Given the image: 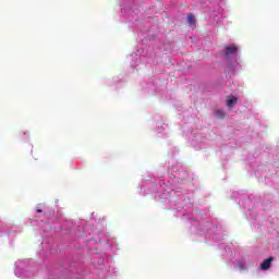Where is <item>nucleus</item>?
Listing matches in <instances>:
<instances>
[{
  "instance_id": "nucleus-1",
  "label": "nucleus",
  "mask_w": 279,
  "mask_h": 279,
  "mask_svg": "<svg viewBox=\"0 0 279 279\" xmlns=\"http://www.w3.org/2000/svg\"><path fill=\"white\" fill-rule=\"evenodd\" d=\"M236 53H239V47H236V45H229L226 46L222 56H225V58H230V56H236Z\"/></svg>"
},
{
  "instance_id": "nucleus-2",
  "label": "nucleus",
  "mask_w": 279,
  "mask_h": 279,
  "mask_svg": "<svg viewBox=\"0 0 279 279\" xmlns=\"http://www.w3.org/2000/svg\"><path fill=\"white\" fill-rule=\"evenodd\" d=\"M271 263H274V257H268L260 264V269L267 271V269H270Z\"/></svg>"
},
{
  "instance_id": "nucleus-3",
  "label": "nucleus",
  "mask_w": 279,
  "mask_h": 279,
  "mask_svg": "<svg viewBox=\"0 0 279 279\" xmlns=\"http://www.w3.org/2000/svg\"><path fill=\"white\" fill-rule=\"evenodd\" d=\"M215 117H217V119H226V111L222 109H217L215 111Z\"/></svg>"
},
{
  "instance_id": "nucleus-4",
  "label": "nucleus",
  "mask_w": 279,
  "mask_h": 279,
  "mask_svg": "<svg viewBox=\"0 0 279 279\" xmlns=\"http://www.w3.org/2000/svg\"><path fill=\"white\" fill-rule=\"evenodd\" d=\"M236 101H239V99H236V97H233L231 99L227 100V106L228 108H234V104H236Z\"/></svg>"
},
{
  "instance_id": "nucleus-5",
  "label": "nucleus",
  "mask_w": 279,
  "mask_h": 279,
  "mask_svg": "<svg viewBox=\"0 0 279 279\" xmlns=\"http://www.w3.org/2000/svg\"><path fill=\"white\" fill-rule=\"evenodd\" d=\"M187 23L190 25H195V16L193 15V13L187 14Z\"/></svg>"
},
{
  "instance_id": "nucleus-6",
  "label": "nucleus",
  "mask_w": 279,
  "mask_h": 279,
  "mask_svg": "<svg viewBox=\"0 0 279 279\" xmlns=\"http://www.w3.org/2000/svg\"><path fill=\"white\" fill-rule=\"evenodd\" d=\"M36 213H39V214H40V213H43V209H37Z\"/></svg>"
}]
</instances>
